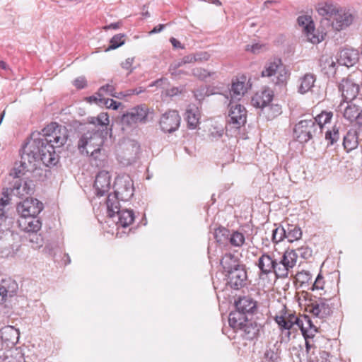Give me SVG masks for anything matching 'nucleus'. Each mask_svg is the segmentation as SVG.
<instances>
[{"instance_id":"f257e3e1","label":"nucleus","mask_w":362,"mask_h":362,"mask_svg":"<svg viewBox=\"0 0 362 362\" xmlns=\"http://www.w3.org/2000/svg\"><path fill=\"white\" fill-rule=\"evenodd\" d=\"M67 138L66 128L56 122L47 125L41 133H33L22 148L21 166L28 170L40 161L46 166L54 165L58 162L54 148L63 146Z\"/></svg>"},{"instance_id":"f03ea898","label":"nucleus","mask_w":362,"mask_h":362,"mask_svg":"<svg viewBox=\"0 0 362 362\" xmlns=\"http://www.w3.org/2000/svg\"><path fill=\"white\" fill-rule=\"evenodd\" d=\"M108 132L103 127H88L80 136L78 141V149L83 155H90L97 158L100 152Z\"/></svg>"},{"instance_id":"7ed1b4c3","label":"nucleus","mask_w":362,"mask_h":362,"mask_svg":"<svg viewBox=\"0 0 362 362\" xmlns=\"http://www.w3.org/2000/svg\"><path fill=\"white\" fill-rule=\"evenodd\" d=\"M274 320L281 330H290L293 326L296 325L300 329L302 334L305 339L307 351H310L313 346L310 344V341L308 340V338L310 337L308 334V330L304 327L303 320L300 319L295 313L284 307L275 316Z\"/></svg>"},{"instance_id":"20e7f679","label":"nucleus","mask_w":362,"mask_h":362,"mask_svg":"<svg viewBox=\"0 0 362 362\" xmlns=\"http://www.w3.org/2000/svg\"><path fill=\"white\" fill-rule=\"evenodd\" d=\"M116 197L108 196L106 202L107 215L111 218H117V225L126 228L131 225L135 218L134 212L132 209H122Z\"/></svg>"},{"instance_id":"39448f33","label":"nucleus","mask_w":362,"mask_h":362,"mask_svg":"<svg viewBox=\"0 0 362 362\" xmlns=\"http://www.w3.org/2000/svg\"><path fill=\"white\" fill-rule=\"evenodd\" d=\"M139 151L140 146L136 141L124 139L119 144L117 159L123 165H129L136 160Z\"/></svg>"},{"instance_id":"423d86ee","label":"nucleus","mask_w":362,"mask_h":362,"mask_svg":"<svg viewBox=\"0 0 362 362\" xmlns=\"http://www.w3.org/2000/svg\"><path fill=\"white\" fill-rule=\"evenodd\" d=\"M148 108L146 105H139L131 108L123 114L121 122L123 129L135 127L139 123H145L147 120Z\"/></svg>"},{"instance_id":"0eeeda50","label":"nucleus","mask_w":362,"mask_h":362,"mask_svg":"<svg viewBox=\"0 0 362 362\" xmlns=\"http://www.w3.org/2000/svg\"><path fill=\"white\" fill-rule=\"evenodd\" d=\"M114 194H110L108 196L116 197L115 199L118 202H127L134 195L133 180L129 175L117 177L114 183Z\"/></svg>"},{"instance_id":"6e6552de","label":"nucleus","mask_w":362,"mask_h":362,"mask_svg":"<svg viewBox=\"0 0 362 362\" xmlns=\"http://www.w3.org/2000/svg\"><path fill=\"white\" fill-rule=\"evenodd\" d=\"M313 291H316L320 296L332 298L337 293L336 284L328 275L323 276L320 273L316 277L312 287Z\"/></svg>"},{"instance_id":"1a4fd4ad","label":"nucleus","mask_w":362,"mask_h":362,"mask_svg":"<svg viewBox=\"0 0 362 362\" xmlns=\"http://www.w3.org/2000/svg\"><path fill=\"white\" fill-rule=\"evenodd\" d=\"M331 298L324 297L317 300L309 299L307 303H305V309L313 315L324 318L329 316L332 313V305L329 303Z\"/></svg>"},{"instance_id":"9d476101","label":"nucleus","mask_w":362,"mask_h":362,"mask_svg":"<svg viewBox=\"0 0 362 362\" xmlns=\"http://www.w3.org/2000/svg\"><path fill=\"white\" fill-rule=\"evenodd\" d=\"M263 77H272L275 76L276 80L274 82L276 84L284 83L288 78V72L286 70L285 66L279 59H276L272 62L267 63L264 67V69L262 72Z\"/></svg>"},{"instance_id":"9b49d317","label":"nucleus","mask_w":362,"mask_h":362,"mask_svg":"<svg viewBox=\"0 0 362 362\" xmlns=\"http://www.w3.org/2000/svg\"><path fill=\"white\" fill-rule=\"evenodd\" d=\"M316 131L317 125L313 119H303L296 124L293 134L298 141L305 143L313 139Z\"/></svg>"},{"instance_id":"f8f14e48","label":"nucleus","mask_w":362,"mask_h":362,"mask_svg":"<svg viewBox=\"0 0 362 362\" xmlns=\"http://www.w3.org/2000/svg\"><path fill=\"white\" fill-rule=\"evenodd\" d=\"M228 108V122L234 127L240 128L246 123L247 110L243 105L230 100Z\"/></svg>"},{"instance_id":"ddd939ff","label":"nucleus","mask_w":362,"mask_h":362,"mask_svg":"<svg viewBox=\"0 0 362 362\" xmlns=\"http://www.w3.org/2000/svg\"><path fill=\"white\" fill-rule=\"evenodd\" d=\"M297 259L298 255L294 250H286L275 269L276 276L279 278L287 277L289 271L296 266Z\"/></svg>"},{"instance_id":"4468645a","label":"nucleus","mask_w":362,"mask_h":362,"mask_svg":"<svg viewBox=\"0 0 362 362\" xmlns=\"http://www.w3.org/2000/svg\"><path fill=\"white\" fill-rule=\"evenodd\" d=\"M43 209V204L35 198H26L17 206V211L22 216H37Z\"/></svg>"},{"instance_id":"2eb2a0df","label":"nucleus","mask_w":362,"mask_h":362,"mask_svg":"<svg viewBox=\"0 0 362 362\" xmlns=\"http://www.w3.org/2000/svg\"><path fill=\"white\" fill-rule=\"evenodd\" d=\"M355 19V15L349 10L338 9L333 17L332 26L337 31H340L350 26Z\"/></svg>"},{"instance_id":"dca6fc26","label":"nucleus","mask_w":362,"mask_h":362,"mask_svg":"<svg viewBox=\"0 0 362 362\" xmlns=\"http://www.w3.org/2000/svg\"><path fill=\"white\" fill-rule=\"evenodd\" d=\"M344 101L349 103L354 100L359 93V86L351 77L342 79L339 86Z\"/></svg>"},{"instance_id":"f3484780","label":"nucleus","mask_w":362,"mask_h":362,"mask_svg":"<svg viewBox=\"0 0 362 362\" xmlns=\"http://www.w3.org/2000/svg\"><path fill=\"white\" fill-rule=\"evenodd\" d=\"M180 116L176 110H170L164 113L160 119L161 129L165 132L171 133L180 126Z\"/></svg>"},{"instance_id":"a211bd4d","label":"nucleus","mask_w":362,"mask_h":362,"mask_svg":"<svg viewBox=\"0 0 362 362\" xmlns=\"http://www.w3.org/2000/svg\"><path fill=\"white\" fill-rule=\"evenodd\" d=\"M111 177L110 173L105 170L100 171L95 177L94 187L98 196H103L108 192L111 186Z\"/></svg>"},{"instance_id":"6ab92c4d","label":"nucleus","mask_w":362,"mask_h":362,"mask_svg":"<svg viewBox=\"0 0 362 362\" xmlns=\"http://www.w3.org/2000/svg\"><path fill=\"white\" fill-rule=\"evenodd\" d=\"M226 276L230 286L235 289H238L243 286L247 277V274L241 267H239L226 274Z\"/></svg>"},{"instance_id":"aec40b11","label":"nucleus","mask_w":362,"mask_h":362,"mask_svg":"<svg viewBox=\"0 0 362 362\" xmlns=\"http://www.w3.org/2000/svg\"><path fill=\"white\" fill-rule=\"evenodd\" d=\"M18 223L21 230L27 233L37 232L42 226L41 221L37 216H22Z\"/></svg>"},{"instance_id":"412c9836","label":"nucleus","mask_w":362,"mask_h":362,"mask_svg":"<svg viewBox=\"0 0 362 362\" xmlns=\"http://www.w3.org/2000/svg\"><path fill=\"white\" fill-rule=\"evenodd\" d=\"M274 97L273 91L269 89H264L257 92L252 98V105L256 107L264 108L269 104Z\"/></svg>"},{"instance_id":"4be33fe9","label":"nucleus","mask_w":362,"mask_h":362,"mask_svg":"<svg viewBox=\"0 0 362 362\" xmlns=\"http://www.w3.org/2000/svg\"><path fill=\"white\" fill-rule=\"evenodd\" d=\"M358 60V51L354 49H344L340 52L339 63L347 67L353 66Z\"/></svg>"},{"instance_id":"5701e85b","label":"nucleus","mask_w":362,"mask_h":362,"mask_svg":"<svg viewBox=\"0 0 362 362\" xmlns=\"http://www.w3.org/2000/svg\"><path fill=\"white\" fill-rule=\"evenodd\" d=\"M24 355L22 348L14 347L0 356V362H25Z\"/></svg>"},{"instance_id":"b1692460","label":"nucleus","mask_w":362,"mask_h":362,"mask_svg":"<svg viewBox=\"0 0 362 362\" xmlns=\"http://www.w3.org/2000/svg\"><path fill=\"white\" fill-rule=\"evenodd\" d=\"M246 77L241 76L233 80L230 94L232 99L240 98L247 92Z\"/></svg>"},{"instance_id":"393cba45","label":"nucleus","mask_w":362,"mask_h":362,"mask_svg":"<svg viewBox=\"0 0 362 362\" xmlns=\"http://www.w3.org/2000/svg\"><path fill=\"white\" fill-rule=\"evenodd\" d=\"M344 117L350 122H356L357 124H362V111L355 104L349 103L344 110Z\"/></svg>"},{"instance_id":"a878e982","label":"nucleus","mask_w":362,"mask_h":362,"mask_svg":"<svg viewBox=\"0 0 362 362\" xmlns=\"http://www.w3.org/2000/svg\"><path fill=\"white\" fill-rule=\"evenodd\" d=\"M315 8L319 15L327 19L333 18L338 11L337 6L331 1L318 3L316 5Z\"/></svg>"},{"instance_id":"bb28decb","label":"nucleus","mask_w":362,"mask_h":362,"mask_svg":"<svg viewBox=\"0 0 362 362\" xmlns=\"http://www.w3.org/2000/svg\"><path fill=\"white\" fill-rule=\"evenodd\" d=\"M258 267L264 274H269L272 272L275 273V269L278 267V263L269 255L264 254L259 258Z\"/></svg>"},{"instance_id":"cd10ccee","label":"nucleus","mask_w":362,"mask_h":362,"mask_svg":"<svg viewBox=\"0 0 362 362\" xmlns=\"http://www.w3.org/2000/svg\"><path fill=\"white\" fill-rule=\"evenodd\" d=\"M358 145V134L356 130L351 129L344 137L343 146L347 152L357 148Z\"/></svg>"},{"instance_id":"c85d7f7f","label":"nucleus","mask_w":362,"mask_h":362,"mask_svg":"<svg viewBox=\"0 0 362 362\" xmlns=\"http://www.w3.org/2000/svg\"><path fill=\"white\" fill-rule=\"evenodd\" d=\"M200 113L197 107H193L186 111V122L187 128L195 129L199 124Z\"/></svg>"},{"instance_id":"c756f323","label":"nucleus","mask_w":362,"mask_h":362,"mask_svg":"<svg viewBox=\"0 0 362 362\" xmlns=\"http://www.w3.org/2000/svg\"><path fill=\"white\" fill-rule=\"evenodd\" d=\"M17 284L11 280H2L0 281V300L5 297L13 296L16 293Z\"/></svg>"},{"instance_id":"7c9ffc66","label":"nucleus","mask_w":362,"mask_h":362,"mask_svg":"<svg viewBox=\"0 0 362 362\" xmlns=\"http://www.w3.org/2000/svg\"><path fill=\"white\" fill-rule=\"evenodd\" d=\"M238 310L242 313H253L257 307V303L248 296L240 298L235 303Z\"/></svg>"},{"instance_id":"2f4dec72","label":"nucleus","mask_w":362,"mask_h":362,"mask_svg":"<svg viewBox=\"0 0 362 362\" xmlns=\"http://www.w3.org/2000/svg\"><path fill=\"white\" fill-rule=\"evenodd\" d=\"M1 339L12 345L16 344L19 338V332L12 326L4 327L1 331Z\"/></svg>"},{"instance_id":"473e14b6","label":"nucleus","mask_w":362,"mask_h":362,"mask_svg":"<svg viewBox=\"0 0 362 362\" xmlns=\"http://www.w3.org/2000/svg\"><path fill=\"white\" fill-rule=\"evenodd\" d=\"M221 264L226 274L240 267L238 259L231 254H226L221 260Z\"/></svg>"},{"instance_id":"72a5a7b5","label":"nucleus","mask_w":362,"mask_h":362,"mask_svg":"<svg viewBox=\"0 0 362 362\" xmlns=\"http://www.w3.org/2000/svg\"><path fill=\"white\" fill-rule=\"evenodd\" d=\"M305 35L309 42L318 44L324 40V34L315 29L314 25L305 27Z\"/></svg>"},{"instance_id":"f704fd0d","label":"nucleus","mask_w":362,"mask_h":362,"mask_svg":"<svg viewBox=\"0 0 362 362\" xmlns=\"http://www.w3.org/2000/svg\"><path fill=\"white\" fill-rule=\"evenodd\" d=\"M316 78L313 74H305L300 78V83L299 86V92L301 93H305L310 90L314 86Z\"/></svg>"},{"instance_id":"c9c22d12","label":"nucleus","mask_w":362,"mask_h":362,"mask_svg":"<svg viewBox=\"0 0 362 362\" xmlns=\"http://www.w3.org/2000/svg\"><path fill=\"white\" fill-rule=\"evenodd\" d=\"M4 197L0 199V233L1 230L6 228V222L7 220V216L4 210V206L9 204L8 194L6 192L3 193Z\"/></svg>"},{"instance_id":"e433bc0d","label":"nucleus","mask_w":362,"mask_h":362,"mask_svg":"<svg viewBox=\"0 0 362 362\" xmlns=\"http://www.w3.org/2000/svg\"><path fill=\"white\" fill-rule=\"evenodd\" d=\"M286 232V238L290 243L298 240L302 238V230L298 226L288 225Z\"/></svg>"},{"instance_id":"4c0bfd02","label":"nucleus","mask_w":362,"mask_h":362,"mask_svg":"<svg viewBox=\"0 0 362 362\" xmlns=\"http://www.w3.org/2000/svg\"><path fill=\"white\" fill-rule=\"evenodd\" d=\"M332 117V112L322 111L315 117L314 121L315 123H317V125H318V127L322 129L324 126L331 122Z\"/></svg>"},{"instance_id":"58836bf2","label":"nucleus","mask_w":362,"mask_h":362,"mask_svg":"<svg viewBox=\"0 0 362 362\" xmlns=\"http://www.w3.org/2000/svg\"><path fill=\"white\" fill-rule=\"evenodd\" d=\"M264 113L268 119H273L282 113L281 106L278 104H272L266 108Z\"/></svg>"},{"instance_id":"ea45409f","label":"nucleus","mask_w":362,"mask_h":362,"mask_svg":"<svg viewBox=\"0 0 362 362\" xmlns=\"http://www.w3.org/2000/svg\"><path fill=\"white\" fill-rule=\"evenodd\" d=\"M125 42V35L119 33L114 35L110 40V45L105 51L115 49Z\"/></svg>"},{"instance_id":"a19ab883","label":"nucleus","mask_w":362,"mask_h":362,"mask_svg":"<svg viewBox=\"0 0 362 362\" xmlns=\"http://www.w3.org/2000/svg\"><path fill=\"white\" fill-rule=\"evenodd\" d=\"M312 279L311 274L308 271H300L295 275V282L300 286L309 284Z\"/></svg>"},{"instance_id":"79ce46f5","label":"nucleus","mask_w":362,"mask_h":362,"mask_svg":"<svg viewBox=\"0 0 362 362\" xmlns=\"http://www.w3.org/2000/svg\"><path fill=\"white\" fill-rule=\"evenodd\" d=\"M245 238L242 233L233 232L229 238L230 243L234 247H241L245 243Z\"/></svg>"},{"instance_id":"37998d69","label":"nucleus","mask_w":362,"mask_h":362,"mask_svg":"<svg viewBox=\"0 0 362 362\" xmlns=\"http://www.w3.org/2000/svg\"><path fill=\"white\" fill-rule=\"evenodd\" d=\"M230 231L224 227H219L215 230L214 237L217 242L224 243L229 239Z\"/></svg>"},{"instance_id":"c03bdc74","label":"nucleus","mask_w":362,"mask_h":362,"mask_svg":"<svg viewBox=\"0 0 362 362\" xmlns=\"http://www.w3.org/2000/svg\"><path fill=\"white\" fill-rule=\"evenodd\" d=\"M339 139V129L334 126L331 130L327 131L325 133V139L329 145H333Z\"/></svg>"},{"instance_id":"a18cd8bd","label":"nucleus","mask_w":362,"mask_h":362,"mask_svg":"<svg viewBox=\"0 0 362 362\" xmlns=\"http://www.w3.org/2000/svg\"><path fill=\"white\" fill-rule=\"evenodd\" d=\"M28 238L32 243L31 246L34 248L40 247L42 245V238L40 235L37 233V232L28 233Z\"/></svg>"},{"instance_id":"49530a36","label":"nucleus","mask_w":362,"mask_h":362,"mask_svg":"<svg viewBox=\"0 0 362 362\" xmlns=\"http://www.w3.org/2000/svg\"><path fill=\"white\" fill-rule=\"evenodd\" d=\"M228 322L230 326L235 329H242L245 327V324L240 318L238 319L235 314L230 315Z\"/></svg>"},{"instance_id":"de8ad7c7","label":"nucleus","mask_w":362,"mask_h":362,"mask_svg":"<svg viewBox=\"0 0 362 362\" xmlns=\"http://www.w3.org/2000/svg\"><path fill=\"white\" fill-rule=\"evenodd\" d=\"M286 230L284 228H276L273 230L272 240L275 243H278L286 238Z\"/></svg>"},{"instance_id":"09e8293b","label":"nucleus","mask_w":362,"mask_h":362,"mask_svg":"<svg viewBox=\"0 0 362 362\" xmlns=\"http://www.w3.org/2000/svg\"><path fill=\"white\" fill-rule=\"evenodd\" d=\"M100 105H104L108 108L112 110H117L119 106L121 105L120 103L114 100L113 99L100 98L99 99Z\"/></svg>"},{"instance_id":"8fccbe9b","label":"nucleus","mask_w":362,"mask_h":362,"mask_svg":"<svg viewBox=\"0 0 362 362\" xmlns=\"http://www.w3.org/2000/svg\"><path fill=\"white\" fill-rule=\"evenodd\" d=\"M97 121V125L95 127H103L107 129V125L109 124V117L107 113L102 112L97 116L95 119ZM108 132V130H107Z\"/></svg>"},{"instance_id":"3c124183","label":"nucleus","mask_w":362,"mask_h":362,"mask_svg":"<svg viewBox=\"0 0 362 362\" xmlns=\"http://www.w3.org/2000/svg\"><path fill=\"white\" fill-rule=\"evenodd\" d=\"M315 355V360L316 362H329V353L326 351L317 350L316 353L313 352Z\"/></svg>"},{"instance_id":"603ef678","label":"nucleus","mask_w":362,"mask_h":362,"mask_svg":"<svg viewBox=\"0 0 362 362\" xmlns=\"http://www.w3.org/2000/svg\"><path fill=\"white\" fill-rule=\"evenodd\" d=\"M264 362H277L278 354L272 349H267L264 352Z\"/></svg>"},{"instance_id":"864d4df0","label":"nucleus","mask_w":362,"mask_h":362,"mask_svg":"<svg viewBox=\"0 0 362 362\" xmlns=\"http://www.w3.org/2000/svg\"><path fill=\"white\" fill-rule=\"evenodd\" d=\"M194 62H204L208 61L211 54L206 51H201L194 54Z\"/></svg>"},{"instance_id":"5fc2aeb1","label":"nucleus","mask_w":362,"mask_h":362,"mask_svg":"<svg viewBox=\"0 0 362 362\" xmlns=\"http://www.w3.org/2000/svg\"><path fill=\"white\" fill-rule=\"evenodd\" d=\"M115 87L110 84H106L103 86H102L98 91V95L100 98H102V93H107L111 96L117 97L115 93Z\"/></svg>"},{"instance_id":"6e6d98bb","label":"nucleus","mask_w":362,"mask_h":362,"mask_svg":"<svg viewBox=\"0 0 362 362\" xmlns=\"http://www.w3.org/2000/svg\"><path fill=\"white\" fill-rule=\"evenodd\" d=\"M298 23L299 25L303 27V32H305V27H308L310 25H314L311 18L308 16H299L298 18Z\"/></svg>"},{"instance_id":"4d7b16f0","label":"nucleus","mask_w":362,"mask_h":362,"mask_svg":"<svg viewBox=\"0 0 362 362\" xmlns=\"http://www.w3.org/2000/svg\"><path fill=\"white\" fill-rule=\"evenodd\" d=\"M180 64L178 62L175 64H172L170 66V73L175 78H180L181 74V70L179 69Z\"/></svg>"},{"instance_id":"13d9d810","label":"nucleus","mask_w":362,"mask_h":362,"mask_svg":"<svg viewBox=\"0 0 362 362\" xmlns=\"http://www.w3.org/2000/svg\"><path fill=\"white\" fill-rule=\"evenodd\" d=\"M74 85L76 88L82 89L87 86V81L84 76H80L74 81Z\"/></svg>"},{"instance_id":"bf43d9fd","label":"nucleus","mask_w":362,"mask_h":362,"mask_svg":"<svg viewBox=\"0 0 362 362\" xmlns=\"http://www.w3.org/2000/svg\"><path fill=\"white\" fill-rule=\"evenodd\" d=\"M167 85H168L167 79L165 78H159V79L156 80L153 82H152L149 85V87L156 86L157 88H160L164 89Z\"/></svg>"},{"instance_id":"052dcab7","label":"nucleus","mask_w":362,"mask_h":362,"mask_svg":"<svg viewBox=\"0 0 362 362\" xmlns=\"http://www.w3.org/2000/svg\"><path fill=\"white\" fill-rule=\"evenodd\" d=\"M264 45L262 44H254L252 45H247L246 47V50L250 51L254 54L259 53L261 50L264 49Z\"/></svg>"},{"instance_id":"680f3d73","label":"nucleus","mask_w":362,"mask_h":362,"mask_svg":"<svg viewBox=\"0 0 362 362\" xmlns=\"http://www.w3.org/2000/svg\"><path fill=\"white\" fill-rule=\"evenodd\" d=\"M179 93L178 88L173 87L170 89H166L164 91H162L161 96L162 98L165 97H172L176 95Z\"/></svg>"},{"instance_id":"e2e57ef3","label":"nucleus","mask_w":362,"mask_h":362,"mask_svg":"<svg viewBox=\"0 0 362 362\" xmlns=\"http://www.w3.org/2000/svg\"><path fill=\"white\" fill-rule=\"evenodd\" d=\"M134 61V57H131V58H127L124 62H123L122 64H121V66L123 69H126V70H129L130 72L132 71V64H133V62Z\"/></svg>"},{"instance_id":"0e129e2a","label":"nucleus","mask_w":362,"mask_h":362,"mask_svg":"<svg viewBox=\"0 0 362 362\" xmlns=\"http://www.w3.org/2000/svg\"><path fill=\"white\" fill-rule=\"evenodd\" d=\"M193 74L195 76L200 78H204L209 75V74L207 71H206L204 69H194Z\"/></svg>"},{"instance_id":"69168bd1","label":"nucleus","mask_w":362,"mask_h":362,"mask_svg":"<svg viewBox=\"0 0 362 362\" xmlns=\"http://www.w3.org/2000/svg\"><path fill=\"white\" fill-rule=\"evenodd\" d=\"M310 296V293L306 291H302L301 293H298V300L300 305H303V300L306 301Z\"/></svg>"},{"instance_id":"338daca9","label":"nucleus","mask_w":362,"mask_h":362,"mask_svg":"<svg viewBox=\"0 0 362 362\" xmlns=\"http://www.w3.org/2000/svg\"><path fill=\"white\" fill-rule=\"evenodd\" d=\"M144 91L145 89L143 87H137L134 89L128 90L125 95H139L141 93H144Z\"/></svg>"},{"instance_id":"774afa93","label":"nucleus","mask_w":362,"mask_h":362,"mask_svg":"<svg viewBox=\"0 0 362 362\" xmlns=\"http://www.w3.org/2000/svg\"><path fill=\"white\" fill-rule=\"evenodd\" d=\"M165 26V25L164 24H159V25L155 26L153 28V29L149 32V33L150 34L158 33L161 32L163 30Z\"/></svg>"}]
</instances>
